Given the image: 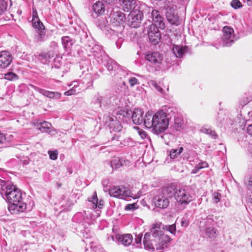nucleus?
Wrapping results in <instances>:
<instances>
[{"mask_svg": "<svg viewBox=\"0 0 252 252\" xmlns=\"http://www.w3.org/2000/svg\"><path fill=\"white\" fill-rule=\"evenodd\" d=\"M93 9L94 12L99 14H102L104 11V7L101 1L96 2L93 6Z\"/></svg>", "mask_w": 252, "mask_h": 252, "instance_id": "a878e982", "label": "nucleus"}, {"mask_svg": "<svg viewBox=\"0 0 252 252\" xmlns=\"http://www.w3.org/2000/svg\"><path fill=\"white\" fill-rule=\"evenodd\" d=\"M160 229V224H154L152 226L151 232L152 235L154 237H160V238L163 235H162V231Z\"/></svg>", "mask_w": 252, "mask_h": 252, "instance_id": "bb28decb", "label": "nucleus"}, {"mask_svg": "<svg viewBox=\"0 0 252 252\" xmlns=\"http://www.w3.org/2000/svg\"><path fill=\"white\" fill-rule=\"evenodd\" d=\"M251 246L252 247V240L251 241Z\"/></svg>", "mask_w": 252, "mask_h": 252, "instance_id": "338daca9", "label": "nucleus"}, {"mask_svg": "<svg viewBox=\"0 0 252 252\" xmlns=\"http://www.w3.org/2000/svg\"><path fill=\"white\" fill-rule=\"evenodd\" d=\"M62 43L64 48H69L74 43V40L69 36H63L62 38Z\"/></svg>", "mask_w": 252, "mask_h": 252, "instance_id": "c85d7f7f", "label": "nucleus"}, {"mask_svg": "<svg viewBox=\"0 0 252 252\" xmlns=\"http://www.w3.org/2000/svg\"><path fill=\"white\" fill-rule=\"evenodd\" d=\"M169 120L163 111L157 112L153 115L152 111L147 112L144 116V125L147 128H152L157 134L163 132L168 127Z\"/></svg>", "mask_w": 252, "mask_h": 252, "instance_id": "f03ea898", "label": "nucleus"}, {"mask_svg": "<svg viewBox=\"0 0 252 252\" xmlns=\"http://www.w3.org/2000/svg\"><path fill=\"white\" fill-rule=\"evenodd\" d=\"M109 194L112 197L126 200L132 197L130 189L122 186L112 187L109 190Z\"/></svg>", "mask_w": 252, "mask_h": 252, "instance_id": "39448f33", "label": "nucleus"}, {"mask_svg": "<svg viewBox=\"0 0 252 252\" xmlns=\"http://www.w3.org/2000/svg\"><path fill=\"white\" fill-rule=\"evenodd\" d=\"M172 52L176 58H181L185 53V48L181 46L173 45Z\"/></svg>", "mask_w": 252, "mask_h": 252, "instance_id": "5701e85b", "label": "nucleus"}, {"mask_svg": "<svg viewBox=\"0 0 252 252\" xmlns=\"http://www.w3.org/2000/svg\"><path fill=\"white\" fill-rule=\"evenodd\" d=\"M33 27L36 29L37 31L40 30H43L44 29V26L43 23L40 21L39 19L36 21L32 20Z\"/></svg>", "mask_w": 252, "mask_h": 252, "instance_id": "7c9ffc66", "label": "nucleus"}, {"mask_svg": "<svg viewBox=\"0 0 252 252\" xmlns=\"http://www.w3.org/2000/svg\"><path fill=\"white\" fill-rule=\"evenodd\" d=\"M0 135H1V143L3 139H4V140L5 139V135L3 133H1L0 134Z\"/></svg>", "mask_w": 252, "mask_h": 252, "instance_id": "680f3d73", "label": "nucleus"}, {"mask_svg": "<svg viewBox=\"0 0 252 252\" xmlns=\"http://www.w3.org/2000/svg\"><path fill=\"white\" fill-rule=\"evenodd\" d=\"M89 201L92 202L93 208H102L104 206V201L102 200H98L97 197L96 193L94 192L93 196L89 199Z\"/></svg>", "mask_w": 252, "mask_h": 252, "instance_id": "412c9836", "label": "nucleus"}, {"mask_svg": "<svg viewBox=\"0 0 252 252\" xmlns=\"http://www.w3.org/2000/svg\"><path fill=\"white\" fill-rule=\"evenodd\" d=\"M32 20H33V21H36V20H37L38 19H39V18L38 16V13H37V11L36 10V8L33 7L32 8Z\"/></svg>", "mask_w": 252, "mask_h": 252, "instance_id": "37998d69", "label": "nucleus"}, {"mask_svg": "<svg viewBox=\"0 0 252 252\" xmlns=\"http://www.w3.org/2000/svg\"><path fill=\"white\" fill-rule=\"evenodd\" d=\"M183 124L181 119L179 118H177L175 119V123L174 125V127L175 129L178 131L180 130L182 128Z\"/></svg>", "mask_w": 252, "mask_h": 252, "instance_id": "f704fd0d", "label": "nucleus"}, {"mask_svg": "<svg viewBox=\"0 0 252 252\" xmlns=\"http://www.w3.org/2000/svg\"><path fill=\"white\" fill-rule=\"evenodd\" d=\"M166 18L169 23L173 25L178 26L181 23V20L178 15L174 12L172 8L167 9Z\"/></svg>", "mask_w": 252, "mask_h": 252, "instance_id": "ddd939ff", "label": "nucleus"}, {"mask_svg": "<svg viewBox=\"0 0 252 252\" xmlns=\"http://www.w3.org/2000/svg\"><path fill=\"white\" fill-rule=\"evenodd\" d=\"M198 164L199 165H200L201 168H203L208 166V163L205 161L200 162Z\"/></svg>", "mask_w": 252, "mask_h": 252, "instance_id": "13d9d810", "label": "nucleus"}, {"mask_svg": "<svg viewBox=\"0 0 252 252\" xmlns=\"http://www.w3.org/2000/svg\"><path fill=\"white\" fill-rule=\"evenodd\" d=\"M143 115L144 111L141 109H134L132 115V120L133 123L138 125L142 123L144 124V117H143Z\"/></svg>", "mask_w": 252, "mask_h": 252, "instance_id": "4468645a", "label": "nucleus"}, {"mask_svg": "<svg viewBox=\"0 0 252 252\" xmlns=\"http://www.w3.org/2000/svg\"><path fill=\"white\" fill-rule=\"evenodd\" d=\"M115 137H113L112 138V140H114L115 139Z\"/></svg>", "mask_w": 252, "mask_h": 252, "instance_id": "0e129e2a", "label": "nucleus"}, {"mask_svg": "<svg viewBox=\"0 0 252 252\" xmlns=\"http://www.w3.org/2000/svg\"><path fill=\"white\" fill-rule=\"evenodd\" d=\"M223 34L222 37V46H230L234 41V31L229 27L225 26L223 29Z\"/></svg>", "mask_w": 252, "mask_h": 252, "instance_id": "1a4fd4ad", "label": "nucleus"}, {"mask_svg": "<svg viewBox=\"0 0 252 252\" xmlns=\"http://www.w3.org/2000/svg\"><path fill=\"white\" fill-rule=\"evenodd\" d=\"M143 244L144 245V246L146 248L149 249H154V247L153 246L152 244L151 243L150 240H145L143 241Z\"/></svg>", "mask_w": 252, "mask_h": 252, "instance_id": "c03bdc74", "label": "nucleus"}, {"mask_svg": "<svg viewBox=\"0 0 252 252\" xmlns=\"http://www.w3.org/2000/svg\"><path fill=\"white\" fill-rule=\"evenodd\" d=\"M141 239H142V236H137L135 238V242L136 244H140L141 242Z\"/></svg>", "mask_w": 252, "mask_h": 252, "instance_id": "6e6d98bb", "label": "nucleus"}, {"mask_svg": "<svg viewBox=\"0 0 252 252\" xmlns=\"http://www.w3.org/2000/svg\"><path fill=\"white\" fill-rule=\"evenodd\" d=\"M106 67L109 71H111L117 67V64L112 59H109L107 63Z\"/></svg>", "mask_w": 252, "mask_h": 252, "instance_id": "2f4dec72", "label": "nucleus"}, {"mask_svg": "<svg viewBox=\"0 0 252 252\" xmlns=\"http://www.w3.org/2000/svg\"><path fill=\"white\" fill-rule=\"evenodd\" d=\"M123 84L125 85V82H123Z\"/></svg>", "mask_w": 252, "mask_h": 252, "instance_id": "774afa93", "label": "nucleus"}, {"mask_svg": "<svg viewBox=\"0 0 252 252\" xmlns=\"http://www.w3.org/2000/svg\"><path fill=\"white\" fill-rule=\"evenodd\" d=\"M150 234L149 233H146L144 237L143 241L145 240H150Z\"/></svg>", "mask_w": 252, "mask_h": 252, "instance_id": "bf43d9fd", "label": "nucleus"}, {"mask_svg": "<svg viewBox=\"0 0 252 252\" xmlns=\"http://www.w3.org/2000/svg\"><path fill=\"white\" fill-rule=\"evenodd\" d=\"M5 79L13 80L18 78L17 75L13 72H8L4 74Z\"/></svg>", "mask_w": 252, "mask_h": 252, "instance_id": "72a5a7b5", "label": "nucleus"}, {"mask_svg": "<svg viewBox=\"0 0 252 252\" xmlns=\"http://www.w3.org/2000/svg\"><path fill=\"white\" fill-rule=\"evenodd\" d=\"M208 134L213 139H215L218 138V135L216 134V132L212 129L209 131V133Z\"/></svg>", "mask_w": 252, "mask_h": 252, "instance_id": "de8ad7c7", "label": "nucleus"}, {"mask_svg": "<svg viewBox=\"0 0 252 252\" xmlns=\"http://www.w3.org/2000/svg\"><path fill=\"white\" fill-rule=\"evenodd\" d=\"M171 241V238L167 235H163L159 238V243L156 245L157 250H161L167 247V244Z\"/></svg>", "mask_w": 252, "mask_h": 252, "instance_id": "6ab92c4d", "label": "nucleus"}, {"mask_svg": "<svg viewBox=\"0 0 252 252\" xmlns=\"http://www.w3.org/2000/svg\"><path fill=\"white\" fill-rule=\"evenodd\" d=\"M44 30L45 28L43 29V30H40L37 31V34L35 35V40L36 42H42L46 39L47 36Z\"/></svg>", "mask_w": 252, "mask_h": 252, "instance_id": "393cba45", "label": "nucleus"}, {"mask_svg": "<svg viewBox=\"0 0 252 252\" xmlns=\"http://www.w3.org/2000/svg\"><path fill=\"white\" fill-rule=\"evenodd\" d=\"M175 186L173 185L164 187L156 194L153 199L155 206L160 209H165L170 204L169 199L174 195Z\"/></svg>", "mask_w": 252, "mask_h": 252, "instance_id": "7ed1b4c3", "label": "nucleus"}, {"mask_svg": "<svg viewBox=\"0 0 252 252\" xmlns=\"http://www.w3.org/2000/svg\"><path fill=\"white\" fill-rule=\"evenodd\" d=\"M103 99V97L101 96H98L96 99V102L98 103L100 107L101 105Z\"/></svg>", "mask_w": 252, "mask_h": 252, "instance_id": "5fc2aeb1", "label": "nucleus"}, {"mask_svg": "<svg viewBox=\"0 0 252 252\" xmlns=\"http://www.w3.org/2000/svg\"><path fill=\"white\" fill-rule=\"evenodd\" d=\"M153 86H154L155 88L158 92H159L160 93H163V90L162 88L158 86L156 83H153Z\"/></svg>", "mask_w": 252, "mask_h": 252, "instance_id": "3c124183", "label": "nucleus"}, {"mask_svg": "<svg viewBox=\"0 0 252 252\" xmlns=\"http://www.w3.org/2000/svg\"><path fill=\"white\" fill-rule=\"evenodd\" d=\"M215 221L214 217L213 215H209L207 216L206 219L204 221V223H205V226H209L212 225L213 223Z\"/></svg>", "mask_w": 252, "mask_h": 252, "instance_id": "473e14b6", "label": "nucleus"}, {"mask_svg": "<svg viewBox=\"0 0 252 252\" xmlns=\"http://www.w3.org/2000/svg\"><path fill=\"white\" fill-rule=\"evenodd\" d=\"M205 232L207 237L213 239L215 238L218 234L217 229L209 226H205Z\"/></svg>", "mask_w": 252, "mask_h": 252, "instance_id": "b1692460", "label": "nucleus"}, {"mask_svg": "<svg viewBox=\"0 0 252 252\" xmlns=\"http://www.w3.org/2000/svg\"><path fill=\"white\" fill-rule=\"evenodd\" d=\"M151 15L153 18V22L155 27L160 29L165 28V24L163 22V18L160 15V12L157 10H152Z\"/></svg>", "mask_w": 252, "mask_h": 252, "instance_id": "9b49d317", "label": "nucleus"}, {"mask_svg": "<svg viewBox=\"0 0 252 252\" xmlns=\"http://www.w3.org/2000/svg\"><path fill=\"white\" fill-rule=\"evenodd\" d=\"M247 132L250 135L252 136V124L248 126L247 128Z\"/></svg>", "mask_w": 252, "mask_h": 252, "instance_id": "4d7b16f0", "label": "nucleus"}, {"mask_svg": "<svg viewBox=\"0 0 252 252\" xmlns=\"http://www.w3.org/2000/svg\"><path fill=\"white\" fill-rule=\"evenodd\" d=\"M150 7L145 4H140L137 9L131 11L127 17V24L132 28L139 27L143 18V15L146 11L149 12Z\"/></svg>", "mask_w": 252, "mask_h": 252, "instance_id": "20e7f679", "label": "nucleus"}, {"mask_svg": "<svg viewBox=\"0 0 252 252\" xmlns=\"http://www.w3.org/2000/svg\"><path fill=\"white\" fill-rule=\"evenodd\" d=\"M247 1L249 2V3H248L249 5L252 4V0H247Z\"/></svg>", "mask_w": 252, "mask_h": 252, "instance_id": "e2e57ef3", "label": "nucleus"}, {"mask_svg": "<svg viewBox=\"0 0 252 252\" xmlns=\"http://www.w3.org/2000/svg\"><path fill=\"white\" fill-rule=\"evenodd\" d=\"M3 175L1 174L0 176H1V177H2V178H4V177H3Z\"/></svg>", "mask_w": 252, "mask_h": 252, "instance_id": "69168bd1", "label": "nucleus"}, {"mask_svg": "<svg viewBox=\"0 0 252 252\" xmlns=\"http://www.w3.org/2000/svg\"><path fill=\"white\" fill-rule=\"evenodd\" d=\"M75 90L74 89H70L65 92H64V94L65 95H72V94H75Z\"/></svg>", "mask_w": 252, "mask_h": 252, "instance_id": "603ef678", "label": "nucleus"}, {"mask_svg": "<svg viewBox=\"0 0 252 252\" xmlns=\"http://www.w3.org/2000/svg\"><path fill=\"white\" fill-rule=\"evenodd\" d=\"M165 228L170 232L171 234H175L176 232V225L175 224H172L169 225H166Z\"/></svg>", "mask_w": 252, "mask_h": 252, "instance_id": "58836bf2", "label": "nucleus"}, {"mask_svg": "<svg viewBox=\"0 0 252 252\" xmlns=\"http://www.w3.org/2000/svg\"><path fill=\"white\" fill-rule=\"evenodd\" d=\"M136 206L137 204L136 203L127 204L125 207V210L126 211L134 210L137 208Z\"/></svg>", "mask_w": 252, "mask_h": 252, "instance_id": "79ce46f5", "label": "nucleus"}, {"mask_svg": "<svg viewBox=\"0 0 252 252\" xmlns=\"http://www.w3.org/2000/svg\"><path fill=\"white\" fill-rule=\"evenodd\" d=\"M211 129L209 127H207L206 126H203L200 129V131L204 133L208 134L209 133V131L211 130Z\"/></svg>", "mask_w": 252, "mask_h": 252, "instance_id": "09e8293b", "label": "nucleus"}, {"mask_svg": "<svg viewBox=\"0 0 252 252\" xmlns=\"http://www.w3.org/2000/svg\"><path fill=\"white\" fill-rule=\"evenodd\" d=\"M134 128L137 130L138 133L142 139H144L147 138V135L144 130L137 126H135Z\"/></svg>", "mask_w": 252, "mask_h": 252, "instance_id": "e433bc0d", "label": "nucleus"}, {"mask_svg": "<svg viewBox=\"0 0 252 252\" xmlns=\"http://www.w3.org/2000/svg\"><path fill=\"white\" fill-rule=\"evenodd\" d=\"M158 28L155 26H151L148 31L149 40L155 45L158 44L160 39V33Z\"/></svg>", "mask_w": 252, "mask_h": 252, "instance_id": "f8f14e48", "label": "nucleus"}, {"mask_svg": "<svg viewBox=\"0 0 252 252\" xmlns=\"http://www.w3.org/2000/svg\"><path fill=\"white\" fill-rule=\"evenodd\" d=\"M189 224V221L187 219H183L181 221V225L182 226L187 227Z\"/></svg>", "mask_w": 252, "mask_h": 252, "instance_id": "864d4df0", "label": "nucleus"}, {"mask_svg": "<svg viewBox=\"0 0 252 252\" xmlns=\"http://www.w3.org/2000/svg\"><path fill=\"white\" fill-rule=\"evenodd\" d=\"M202 169L200 165L198 164L192 170L191 173L196 174L199 172V171Z\"/></svg>", "mask_w": 252, "mask_h": 252, "instance_id": "8fccbe9b", "label": "nucleus"}, {"mask_svg": "<svg viewBox=\"0 0 252 252\" xmlns=\"http://www.w3.org/2000/svg\"><path fill=\"white\" fill-rule=\"evenodd\" d=\"M230 5L233 8L236 9L242 7V4L239 0H232L230 3Z\"/></svg>", "mask_w": 252, "mask_h": 252, "instance_id": "c9c22d12", "label": "nucleus"}, {"mask_svg": "<svg viewBox=\"0 0 252 252\" xmlns=\"http://www.w3.org/2000/svg\"><path fill=\"white\" fill-rule=\"evenodd\" d=\"M109 18L110 23L114 26L120 27L121 30L124 28L126 16L118 8H113L110 13Z\"/></svg>", "mask_w": 252, "mask_h": 252, "instance_id": "423d86ee", "label": "nucleus"}, {"mask_svg": "<svg viewBox=\"0 0 252 252\" xmlns=\"http://www.w3.org/2000/svg\"><path fill=\"white\" fill-rule=\"evenodd\" d=\"M126 163V161L119 158H114L110 162L111 166L113 169H118L123 166Z\"/></svg>", "mask_w": 252, "mask_h": 252, "instance_id": "4be33fe9", "label": "nucleus"}, {"mask_svg": "<svg viewBox=\"0 0 252 252\" xmlns=\"http://www.w3.org/2000/svg\"><path fill=\"white\" fill-rule=\"evenodd\" d=\"M108 123V126L110 129L114 131H120L122 130V126L120 122L116 119L110 117L109 118V122Z\"/></svg>", "mask_w": 252, "mask_h": 252, "instance_id": "aec40b11", "label": "nucleus"}, {"mask_svg": "<svg viewBox=\"0 0 252 252\" xmlns=\"http://www.w3.org/2000/svg\"><path fill=\"white\" fill-rule=\"evenodd\" d=\"M117 36L119 37V40L116 42V44L118 48H120V44H121L122 41V34L121 33H119Z\"/></svg>", "mask_w": 252, "mask_h": 252, "instance_id": "a18cd8bd", "label": "nucleus"}, {"mask_svg": "<svg viewBox=\"0 0 252 252\" xmlns=\"http://www.w3.org/2000/svg\"><path fill=\"white\" fill-rule=\"evenodd\" d=\"M248 185L249 186L252 187V177H250L249 178Z\"/></svg>", "mask_w": 252, "mask_h": 252, "instance_id": "052dcab7", "label": "nucleus"}, {"mask_svg": "<svg viewBox=\"0 0 252 252\" xmlns=\"http://www.w3.org/2000/svg\"><path fill=\"white\" fill-rule=\"evenodd\" d=\"M119 3L125 12H131L137 9V7L140 4H138L139 2H137L136 0H119Z\"/></svg>", "mask_w": 252, "mask_h": 252, "instance_id": "9d476101", "label": "nucleus"}, {"mask_svg": "<svg viewBox=\"0 0 252 252\" xmlns=\"http://www.w3.org/2000/svg\"><path fill=\"white\" fill-rule=\"evenodd\" d=\"M34 89L40 94L49 98L59 99L61 96V94L57 92L49 91L37 87H34Z\"/></svg>", "mask_w": 252, "mask_h": 252, "instance_id": "dca6fc26", "label": "nucleus"}, {"mask_svg": "<svg viewBox=\"0 0 252 252\" xmlns=\"http://www.w3.org/2000/svg\"><path fill=\"white\" fill-rule=\"evenodd\" d=\"M34 126L42 132H49L52 127V125L49 122L37 120L34 123Z\"/></svg>", "mask_w": 252, "mask_h": 252, "instance_id": "a211bd4d", "label": "nucleus"}, {"mask_svg": "<svg viewBox=\"0 0 252 252\" xmlns=\"http://www.w3.org/2000/svg\"><path fill=\"white\" fill-rule=\"evenodd\" d=\"M183 151V147H180L177 149H172L170 152L169 156L171 159H175L180 156Z\"/></svg>", "mask_w": 252, "mask_h": 252, "instance_id": "c756f323", "label": "nucleus"}, {"mask_svg": "<svg viewBox=\"0 0 252 252\" xmlns=\"http://www.w3.org/2000/svg\"><path fill=\"white\" fill-rule=\"evenodd\" d=\"M163 59L162 55L157 52L148 53L145 56V59L149 62V65L155 68L156 70L161 68Z\"/></svg>", "mask_w": 252, "mask_h": 252, "instance_id": "0eeeda50", "label": "nucleus"}, {"mask_svg": "<svg viewBox=\"0 0 252 252\" xmlns=\"http://www.w3.org/2000/svg\"><path fill=\"white\" fill-rule=\"evenodd\" d=\"M50 158L51 159L55 160L58 158V152L57 151H49L48 152Z\"/></svg>", "mask_w": 252, "mask_h": 252, "instance_id": "ea45409f", "label": "nucleus"}, {"mask_svg": "<svg viewBox=\"0 0 252 252\" xmlns=\"http://www.w3.org/2000/svg\"><path fill=\"white\" fill-rule=\"evenodd\" d=\"M12 61V57L10 52L7 51H1V68L7 67Z\"/></svg>", "mask_w": 252, "mask_h": 252, "instance_id": "f3484780", "label": "nucleus"}, {"mask_svg": "<svg viewBox=\"0 0 252 252\" xmlns=\"http://www.w3.org/2000/svg\"><path fill=\"white\" fill-rule=\"evenodd\" d=\"M7 7V4L4 0H1V11L6 10Z\"/></svg>", "mask_w": 252, "mask_h": 252, "instance_id": "49530a36", "label": "nucleus"}, {"mask_svg": "<svg viewBox=\"0 0 252 252\" xmlns=\"http://www.w3.org/2000/svg\"><path fill=\"white\" fill-rule=\"evenodd\" d=\"M115 238L119 243L125 246H129L133 241V237L131 234H119L116 235Z\"/></svg>", "mask_w": 252, "mask_h": 252, "instance_id": "2eb2a0df", "label": "nucleus"}, {"mask_svg": "<svg viewBox=\"0 0 252 252\" xmlns=\"http://www.w3.org/2000/svg\"><path fill=\"white\" fill-rule=\"evenodd\" d=\"M39 60L43 63L49 61V60L53 57L54 55L51 52H42L39 54Z\"/></svg>", "mask_w": 252, "mask_h": 252, "instance_id": "cd10ccee", "label": "nucleus"}, {"mask_svg": "<svg viewBox=\"0 0 252 252\" xmlns=\"http://www.w3.org/2000/svg\"><path fill=\"white\" fill-rule=\"evenodd\" d=\"M1 195L7 202L9 211L12 214L23 212L27 208L25 203L22 201L21 190L9 181L1 179Z\"/></svg>", "mask_w": 252, "mask_h": 252, "instance_id": "f257e3e1", "label": "nucleus"}, {"mask_svg": "<svg viewBox=\"0 0 252 252\" xmlns=\"http://www.w3.org/2000/svg\"><path fill=\"white\" fill-rule=\"evenodd\" d=\"M213 199L214 200V202L215 203H218L221 198V194L218 192L215 191L213 193Z\"/></svg>", "mask_w": 252, "mask_h": 252, "instance_id": "4c0bfd02", "label": "nucleus"}, {"mask_svg": "<svg viewBox=\"0 0 252 252\" xmlns=\"http://www.w3.org/2000/svg\"><path fill=\"white\" fill-rule=\"evenodd\" d=\"M128 82L130 85V86L131 87H133L135 85L139 84L138 79L134 77L130 78L128 80Z\"/></svg>", "mask_w": 252, "mask_h": 252, "instance_id": "a19ab883", "label": "nucleus"}, {"mask_svg": "<svg viewBox=\"0 0 252 252\" xmlns=\"http://www.w3.org/2000/svg\"><path fill=\"white\" fill-rule=\"evenodd\" d=\"M174 195L177 201L181 204L187 205L193 199V196L187 189H179L175 190Z\"/></svg>", "mask_w": 252, "mask_h": 252, "instance_id": "6e6552de", "label": "nucleus"}]
</instances>
